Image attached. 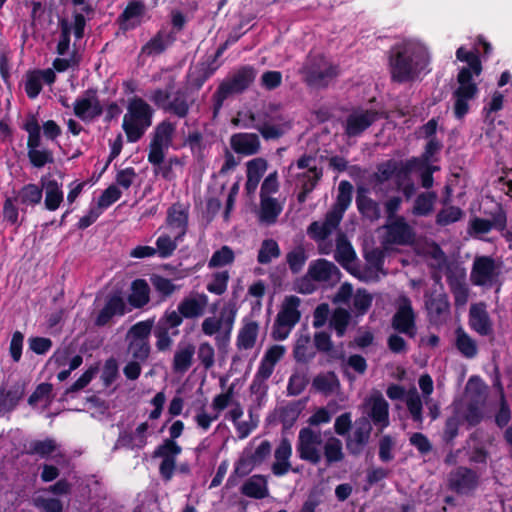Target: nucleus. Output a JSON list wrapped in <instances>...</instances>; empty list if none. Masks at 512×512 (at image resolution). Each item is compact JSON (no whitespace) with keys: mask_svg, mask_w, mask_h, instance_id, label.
<instances>
[{"mask_svg":"<svg viewBox=\"0 0 512 512\" xmlns=\"http://www.w3.org/2000/svg\"><path fill=\"white\" fill-rule=\"evenodd\" d=\"M455 56L457 61L467 63L457 74L458 87L453 91L454 100L453 113L456 119H463L470 110L469 101L477 97L479 93L478 85L473 76H480L483 71L480 55L477 50L468 51L464 46H460Z\"/></svg>","mask_w":512,"mask_h":512,"instance_id":"obj_1","label":"nucleus"},{"mask_svg":"<svg viewBox=\"0 0 512 512\" xmlns=\"http://www.w3.org/2000/svg\"><path fill=\"white\" fill-rule=\"evenodd\" d=\"M153 109L141 98L129 101L122 127L129 142L138 141L152 124Z\"/></svg>","mask_w":512,"mask_h":512,"instance_id":"obj_2","label":"nucleus"},{"mask_svg":"<svg viewBox=\"0 0 512 512\" xmlns=\"http://www.w3.org/2000/svg\"><path fill=\"white\" fill-rule=\"evenodd\" d=\"M334 258L343 268L364 281H372L379 278L378 272L381 270V261L379 258H377L375 262H372L371 258L368 257L367 259L371 266L363 275L358 274L356 253L351 243L344 235L337 237Z\"/></svg>","mask_w":512,"mask_h":512,"instance_id":"obj_3","label":"nucleus"},{"mask_svg":"<svg viewBox=\"0 0 512 512\" xmlns=\"http://www.w3.org/2000/svg\"><path fill=\"white\" fill-rule=\"evenodd\" d=\"M300 304L301 299L297 296L284 297L273 325L272 337L275 340L282 341L288 338L301 318Z\"/></svg>","mask_w":512,"mask_h":512,"instance_id":"obj_4","label":"nucleus"},{"mask_svg":"<svg viewBox=\"0 0 512 512\" xmlns=\"http://www.w3.org/2000/svg\"><path fill=\"white\" fill-rule=\"evenodd\" d=\"M236 317L234 305L225 306L219 316H210L203 320L201 330L206 336H214L219 348L230 340Z\"/></svg>","mask_w":512,"mask_h":512,"instance_id":"obj_5","label":"nucleus"},{"mask_svg":"<svg viewBox=\"0 0 512 512\" xmlns=\"http://www.w3.org/2000/svg\"><path fill=\"white\" fill-rule=\"evenodd\" d=\"M414 54L415 48L413 43H402L392 49L390 71L394 81L405 82L412 78Z\"/></svg>","mask_w":512,"mask_h":512,"instance_id":"obj_6","label":"nucleus"},{"mask_svg":"<svg viewBox=\"0 0 512 512\" xmlns=\"http://www.w3.org/2000/svg\"><path fill=\"white\" fill-rule=\"evenodd\" d=\"M305 80L313 86H325L338 73V69L322 55H315L308 59L302 68Z\"/></svg>","mask_w":512,"mask_h":512,"instance_id":"obj_7","label":"nucleus"},{"mask_svg":"<svg viewBox=\"0 0 512 512\" xmlns=\"http://www.w3.org/2000/svg\"><path fill=\"white\" fill-rule=\"evenodd\" d=\"M427 318L432 326L440 327L451 317V305L445 292L434 291L425 296Z\"/></svg>","mask_w":512,"mask_h":512,"instance_id":"obj_8","label":"nucleus"},{"mask_svg":"<svg viewBox=\"0 0 512 512\" xmlns=\"http://www.w3.org/2000/svg\"><path fill=\"white\" fill-rule=\"evenodd\" d=\"M321 433L309 427L302 428L298 434L297 453L302 460L318 464L322 459Z\"/></svg>","mask_w":512,"mask_h":512,"instance_id":"obj_9","label":"nucleus"},{"mask_svg":"<svg viewBox=\"0 0 512 512\" xmlns=\"http://www.w3.org/2000/svg\"><path fill=\"white\" fill-rule=\"evenodd\" d=\"M174 131V125L169 122H162L156 127L148 154V160L151 164H160L163 161L165 151L171 144Z\"/></svg>","mask_w":512,"mask_h":512,"instance_id":"obj_10","label":"nucleus"},{"mask_svg":"<svg viewBox=\"0 0 512 512\" xmlns=\"http://www.w3.org/2000/svg\"><path fill=\"white\" fill-rule=\"evenodd\" d=\"M495 260L490 256L476 257L470 274L475 286H492L498 277Z\"/></svg>","mask_w":512,"mask_h":512,"instance_id":"obj_11","label":"nucleus"},{"mask_svg":"<svg viewBox=\"0 0 512 512\" xmlns=\"http://www.w3.org/2000/svg\"><path fill=\"white\" fill-rule=\"evenodd\" d=\"M479 474L471 468L458 466L449 474V487L457 494L467 495L479 485Z\"/></svg>","mask_w":512,"mask_h":512,"instance_id":"obj_12","label":"nucleus"},{"mask_svg":"<svg viewBox=\"0 0 512 512\" xmlns=\"http://www.w3.org/2000/svg\"><path fill=\"white\" fill-rule=\"evenodd\" d=\"M340 219L330 212L326 214L325 220L315 221L308 227V235L319 242L318 249L321 254H329L330 245L325 243L326 238L338 227Z\"/></svg>","mask_w":512,"mask_h":512,"instance_id":"obj_13","label":"nucleus"},{"mask_svg":"<svg viewBox=\"0 0 512 512\" xmlns=\"http://www.w3.org/2000/svg\"><path fill=\"white\" fill-rule=\"evenodd\" d=\"M74 114L83 121H91L102 114V106L93 91L78 97L73 105Z\"/></svg>","mask_w":512,"mask_h":512,"instance_id":"obj_14","label":"nucleus"},{"mask_svg":"<svg viewBox=\"0 0 512 512\" xmlns=\"http://www.w3.org/2000/svg\"><path fill=\"white\" fill-rule=\"evenodd\" d=\"M469 327L481 336L493 333V325L484 302L474 303L470 306L468 315Z\"/></svg>","mask_w":512,"mask_h":512,"instance_id":"obj_15","label":"nucleus"},{"mask_svg":"<svg viewBox=\"0 0 512 512\" xmlns=\"http://www.w3.org/2000/svg\"><path fill=\"white\" fill-rule=\"evenodd\" d=\"M379 117L374 110L357 109L349 114L346 120V133L348 136H358L366 130Z\"/></svg>","mask_w":512,"mask_h":512,"instance_id":"obj_16","label":"nucleus"},{"mask_svg":"<svg viewBox=\"0 0 512 512\" xmlns=\"http://www.w3.org/2000/svg\"><path fill=\"white\" fill-rule=\"evenodd\" d=\"M310 276L318 284L333 285L340 280L339 269L330 261L317 259L309 264Z\"/></svg>","mask_w":512,"mask_h":512,"instance_id":"obj_17","label":"nucleus"},{"mask_svg":"<svg viewBox=\"0 0 512 512\" xmlns=\"http://www.w3.org/2000/svg\"><path fill=\"white\" fill-rule=\"evenodd\" d=\"M187 223V209L180 204H174L168 210L165 226L161 227L160 230L174 233L175 238H183L187 231Z\"/></svg>","mask_w":512,"mask_h":512,"instance_id":"obj_18","label":"nucleus"},{"mask_svg":"<svg viewBox=\"0 0 512 512\" xmlns=\"http://www.w3.org/2000/svg\"><path fill=\"white\" fill-rule=\"evenodd\" d=\"M225 417L233 423L240 439L248 437L258 425V419L251 412L246 416L244 415L243 407H235L234 410H228Z\"/></svg>","mask_w":512,"mask_h":512,"instance_id":"obj_19","label":"nucleus"},{"mask_svg":"<svg viewBox=\"0 0 512 512\" xmlns=\"http://www.w3.org/2000/svg\"><path fill=\"white\" fill-rule=\"evenodd\" d=\"M126 312V303L124 297L115 293L108 296L105 300L103 307L98 312L95 319V324L104 326L115 316H122Z\"/></svg>","mask_w":512,"mask_h":512,"instance_id":"obj_20","label":"nucleus"},{"mask_svg":"<svg viewBox=\"0 0 512 512\" xmlns=\"http://www.w3.org/2000/svg\"><path fill=\"white\" fill-rule=\"evenodd\" d=\"M367 407L369 408L368 414L376 426L381 429L388 426V403L380 393L375 392L370 396Z\"/></svg>","mask_w":512,"mask_h":512,"instance_id":"obj_21","label":"nucleus"},{"mask_svg":"<svg viewBox=\"0 0 512 512\" xmlns=\"http://www.w3.org/2000/svg\"><path fill=\"white\" fill-rule=\"evenodd\" d=\"M55 81V73L52 69L37 70L26 75L25 91L29 98H36L43 83L52 84Z\"/></svg>","mask_w":512,"mask_h":512,"instance_id":"obj_22","label":"nucleus"},{"mask_svg":"<svg viewBox=\"0 0 512 512\" xmlns=\"http://www.w3.org/2000/svg\"><path fill=\"white\" fill-rule=\"evenodd\" d=\"M207 305L208 297L205 294H193L182 299L178 309L184 318L192 319L202 316Z\"/></svg>","mask_w":512,"mask_h":512,"instance_id":"obj_23","label":"nucleus"},{"mask_svg":"<svg viewBox=\"0 0 512 512\" xmlns=\"http://www.w3.org/2000/svg\"><path fill=\"white\" fill-rule=\"evenodd\" d=\"M286 353V348L283 345H273L265 352L260 365L257 370V377L266 380L268 379L275 368V365L283 358Z\"/></svg>","mask_w":512,"mask_h":512,"instance_id":"obj_24","label":"nucleus"},{"mask_svg":"<svg viewBox=\"0 0 512 512\" xmlns=\"http://www.w3.org/2000/svg\"><path fill=\"white\" fill-rule=\"evenodd\" d=\"M146 7L142 2H130L119 17L120 27L124 30L139 26L145 19Z\"/></svg>","mask_w":512,"mask_h":512,"instance_id":"obj_25","label":"nucleus"},{"mask_svg":"<svg viewBox=\"0 0 512 512\" xmlns=\"http://www.w3.org/2000/svg\"><path fill=\"white\" fill-rule=\"evenodd\" d=\"M150 429L151 427L148 422L139 424L133 432L121 434L117 441V446L129 449L143 448L147 443Z\"/></svg>","mask_w":512,"mask_h":512,"instance_id":"obj_26","label":"nucleus"},{"mask_svg":"<svg viewBox=\"0 0 512 512\" xmlns=\"http://www.w3.org/2000/svg\"><path fill=\"white\" fill-rule=\"evenodd\" d=\"M232 149L246 156L256 154L260 149L259 137L254 133H237L230 139Z\"/></svg>","mask_w":512,"mask_h":512,"instance_id":"obj_27","label":"nucleus"},{"mask_svg":"<svg viewBox=\"0 0 512 512\" xmlns=\"http://www.w3.org/2000/svg\"><path fill=\"white\" fill-rule=\"evenodd\" d=\"M268 168V163L264 158L258 157L249 160L246 163L247 181L245 188L249 194L254 193L259 182Z\"/></svg>","mask_w":512,"mask_h":512,"instance_id":"obj_28","label":"nucleus"},{"mask_svg":"<svg viewBox=\"0 0 512 512\" xmlns=\"http://www.w3.org/2000/svg\"><path fill=\"white\" fill-rule=\"evenodd\" d=\"M291 455V443L287 439H282L274 452V462L272 465V472L274 475L282 476L288 473L291 468Z\"/></svg>","mask_w":512,"mask_h":512,"instance_id":"obj_29","label":"nucleus"},{"mask_svg":"<svg viewBox=\"0 0 512 512\" xmlns=\"http://www.w3.org/2000/svg\"><path fill=\"white\" fill-rule=\"evenodd\" d=\"M42 191H45V208L49 211H55L63 202L64 195L61 184L54 179H41Z\"/></svg>","mask_w":512,"mask_h":512,"instance_id":"obj_30","label":"nucleus"},{"mask_svg":"<svg viewBox=\"0 0 512 512\" xmlns=\"http://www.w3.org/2000/svg\"><path fill=\"white\" fill-rule=\"evenodd\" d=\"M256 73L253 68L245 67L238 71L230 83L222 84L219 93L225 96L230 92H240L247 88L255 79Z\"/></svg>","mask_w":512,"mask_h":512,"instance_id":"obj_31","label":"nucleus"},{"mask_svg":"<svg viewBox=\"0 0 512 512\" xmlns=\"http://www.w3.org/2000/svg\"><path fill=\"white\" fill-rule=\"evenodd\" d=\"M410 238V229L403 220L392 222L385 228V244H405L410 240Z\"/></svg>","mask_w":512,"mask_h":512,"instance_id":"obj_32","label":"nucleus"},{"mask_svg":"<svg viewBox=\"0 0 512 512\" xmlns=\"http://www.w3.org/2000/svg\"><path fill=\"white\" fill-rule=\"evenodd\" d=\"M195 348L191 343L180 342L173 358V370L176 373L183 374L188 371L192 365Z\"/></svg>","mask_w":512,"mask_h":512,"instance_id":"obj_33","label":"nucleus"},{"mask_svg":"<svg viewBox=\"0 0 512 512\" xmlns=\"http://www.w3.org/2000/svg\"><path fill=\"white\" fill-rule=\"evenodd\" d=\"M211 407L218 416L225 409L234 410L235 407H243L237 398L235 385L231 384L225 391L216 395L212 400Z\"/></svg>","mask_w":512,"mask_h":512,"instance_id":"obj_34","label":"nucleus"},{"mask_svg":"<svg viewBox=\"0 0 512 512\" xmlns=\"http://www.w3.org/2000/svg\"><path fill=\"white\" fill-rule=\"evenodd\" d=\"M312 170L321 172L316 168L315 159L310 156H303L295 164L288 168L289 177H295L300 180H312Z\"/></svg>","mask_w":512,"mask_h":512,"instance_id":"obj_35","label":"nucleus"},{"mask_svg":"<svg viewBox=\"0 0 512 512\" xmlns=\"http://www.w3.org/2000/svg\"><path fill=\"white\" fill-rule=\"evenodd\" d=\"M456 340L455 346L457 350L464 356L465 358L472 359L478 353V347L476 341L470 337V335L465 332L462 327H458L455 331Z\"/></svg>","mask_w":512,"mask_h":512,"instance_id":"obj_36","label":"nucleus"},{"mask_svg":"<svg viewBox=\"0 0 512 512\" xmlns=\"http://www.w3.org/2000/svg\"><path fill=\"white\" fill-rule=\"evenodd\" d=\"M352 199V185L347 181H341L338 187V196L335 204L329 211L342 220L343 214L349 207Z\"/></svg>","mask_w":512,"mask_h":512,"instance_id":"obj_37","label":"nucleus"},{"mask_svg":"<svg viewBox=\"0 0 512 512\" xmlns=\"http://www.w3.org/2000/svg\"><path fill=\"white\" fill-rule=\"evenodd\" d=\"M129 303L135 308H141L150 300V287L143 279H137L132 282Z\"/></svg>","mask_w":512,"mask_h":512,"instance_id":"obj_38","label":"nucleus"},{"mask_svg":"<svg viewBox=\"0 0 512 512\" xmlns=\"http://www.w3.org/2000/svg\"><path fill=\"white\" fill-rule=\"evenodd\" d=\"M413 312L411 303L403 299L400 303L399 309L394 316L393 325L395 329L400 332L408 333L412 329Z\"/></svg>","mask_w":512,"mask_h":512,"instance_id":"obj_39","label":"nucleus"},{"mask_svg":"<svg viewBox=\"0 0 512 512\" xmlns=\"http://www.w3.org/2000/svg\"><path fill=\"white\" fill-rule=\"evenodd\" d=\"M183 238H175L174 233L163 230L162 234L156 240V252L160 258L170 257L176 250L178 243Z\"/></svg>","mask_w":512,"mask_h":512,"instance_id":"obj_40","label":"nucleus"},{"mask_svg":"<svg viewBox=\"0 0 512 512\" xmlns=\"http://www.w3.org/2000/svg\"><path fill=\"white\" fill-rule=\"evenodd\" d=\"M259 325L255 321L244 322L237 337V345L240 349H251L256 342Z\"/></svg>","mask_w":512,"mask_h":512,"instance_id":"obj_41","label":"nucleus"},{"mask_svg":"<svg viewBox=\"0 0 512 512\" xmlns=\"http://www.w3.org/2000/svg\"><path fill=\"white\" fill-rule=\"evenodd\" d=\"M174 41V36L169 32H159L142 48V53L148 56L162 53Z\"/></svg>","mask_w":512,"mask_h":512,"instance_id":"obj_42","label":"nucleus"},{"mask_svg":"<svg viewBox=\"0 0 512 512\" xmlns=\"http://www.w3.org/2000/svg\"><path fill=\"white\" fill-rule=\"evenodd\" d=\"M242 493L248 497L264 498L268 495L267 481L261 475H254L242 486Z\"/></svg>","mask_w":512,"mask_h":512,"instance_id":"obj_43","label":"nucleus"},{"mask_svg":"<svg viewBox=\"0 0 512 512\" xmlns=\"http://www.w3.org/2000/svg\"><path fill=\"white\" fill-rule=\"evenodd\" d=\"M33 504L42 512H62V502L54 497H51L48 491H40L34 494L32 498Z\"/></svg>","mask_w":512,"mask_h":512,"instance_id":"obj_44","label":"nucleus"},{"mask_svg":"<svg viewBox=\"0 0 512 512\" xmlns=\"http://www.w3.org/2000/svg\"><path fill=\"white\" fill-rule=\"evenodd\" d=\"M323 452L327 464L340 462L344 459L342 442L332 435L326 438L323 444Z\"/></svg>","mask_w":512,"mask_h":512,"instance_id":"obj_45","label":"nucleus"},{"mask_svg":"<svg viewBox=\"0 0 512 512\" xmlns=\"http://www.w3.org/2000/svg\"><path fill=\"white\" fill-rule=\"evenodd\" d=\"M150 283L162 299L171 297L180 288L172 280L159 274H152L150 276Z\"/></svg>","mask_w":512,"mask_h":512,"instance_id":"obj_46","label":"nucleus"},{"mask_svg":"<svg viewBox=\"0 0 512 512\" xmlns=\"http://www.w3.org/2000/svg\"><path fill=\"white\" fill-rule=\"evenodd\" d=\"M282 211L281 205L274 198L261 197L260 220L267 224L275 222Z\"/></svg>","mask_w":512,"mask_h":512,"instance_id":"obj_47","label":"nucleus"},{"mask_svg":"<svg viewBox=\"0 0 512 512\" xmlns=\"http://www.w3.org/2000/svg\"><path fill=\"white\" fill-rule=\"evenodd\" d=\"M42 186L35 184L25 185L18 193V199L21 204L26 206H35L42 200Z\"/></svg>","mask_w":512,"mask_h":512,"instance_id":"obj_48","label":"nucleus"},{"mask_svg":"<svg viewBox=\"0 0 512 512\" xmlns=\"http://www.w3.org/2000/svg\"><path fill=\"white\" fill-rule=\"evenodd\" d=\"M289 123L283 120H270L258 127L262 136L266 139H274L280 137L289 129Z\"/></svg>","mask_w":512,"mask_h":512,"instance_id":"obj_49","label":"nucleus"},{"mask_svg":"<svg viewBox=\"0 0 512 512\" xmlns=\"http://www.w3.org/2000/svg\"><path fill=\"white\" fill-rule=\"evenodd\" d=\"M40 146H27L28 157L33 166L41 168L46 164L53 163V153L46 148H39Z\"/></svg>","mask_w":512,"mask_h":512,"instance_id":"obj_50","label":"nucleus"},{"mask_svg":"<svg viewBox=\"0 0 512 512\" xmlns=\"http://www.w3.org/2000/svg\"><path fill=\"white\" fill-rule=\"evenodd\" d=\"M387 395L392 400H403L406 402L411 415L416 418V403L411 391H406L398 385H392L387 389Z\"/></svg>","mask_w":512,"mask_h":512,"instance_id":"obj_51","label":"nucleus"},{"mask_svg":"<svg viewBox=\"0 0 512 512\" xmlns=\"http://www.w3.org/2000/svg\"><path fill=\"white\" fill-rule=\"evenodd\" d=\"M183 318L184 316L181 315L178 308L177 310H167L159 319L157 326L165 328V330H173L172 335L176 336L178 334L177 328L181 325Z\"/></svg>","mask_w":512,"mask_h":512,"instance_id":"obj_52","label":"nucleus"},{"mask_svg":"<svg viewBox=\"0 0 512 512\" xmlns=\"http://www.w3.org/2000/svg\"><path fill=\"white\" fill-rule=\"evenodd\" d=\"M310 342L311 338L306 330L298 332L294 345V356L298 361H303L311 355Z\"/></svg>","mask_w":512,"mask_h":512,"instance_id":"obj_53","label":"nucleus"},{"mask_svg":"<svg viewBox=\"0 0 512 512\" xmlns=\"http://www.w3.org/2000/svg\"><path fill=\"white\" fill-rule=\"evenodd\" d=\"M443 145L437 138L428 139L423 153L418 157V170L421 168V162L433 163L438 160L436 155L441 151Z\"/></svg>","mask_w":512,"mask_h":512,"instance_id":"obj_54","label":"nucleus"},{"mask_svg":"<svg viewBox=\"0 0 512 512\" xmlns=\"http://www.w3.org/2000/svg\"><path fill=\"white\" fill-rule=\"evenodd\" d=\"M234 259L235 254L233 250L228 246H222L212 254L208 266L210 268L223 267L231 264Z\"/></svg>","mask_w":512,"mask_h":512,"instance_id":"obj_55","label":"nucleus"},{"mask_svg":"<svg viewBox=\"0 0 512 512\" xmlns=\"http://www.w3.org/2000/svg\"><path fill=\"white\" fill-rule=\"evenodd\" d=\"M29 449L32 453L40 455L41 457H54L60 454L58 446L51 439L34 441L30 444Z\"/></svg>","mask_w":512,"mask_h":512,"instance_id":"obj_56","label":"nucleus"},{"mask_svg":"<svg viewBox=\"0 0 512 512\" xmlns=\"http://www.w3.org/2000/svg\"><path fill=\"white\" fill-rule=\"evenodd\" d=\"M152 327L153 320L138 322L128 331L127 339L132 341H148Z\"/></svg>","mask_w":512,"mask_h":512,"instance_id":"obj_57","label":"nucleus"},{"mask_svg":"<svg viewBox=\"0 0 512 512\" xmlns=\"http://www.w3.org/2000/svg\"><path fill=\"white\" fill-rule=\"evenodd\" d=\"M314 387L323 393L335 392L339 387V381L334 373H327L317 376L313 381Z\"/></svg>","mask_w":512,"mask_h":512,"instance_id":"obj_58","label":"nucleus"},{"mask_svg":"<svg viewBox=\"0 0 512 512\" xmlns=\"http://www.w3.org/2000/svg\"><path fill=\"white\" fill-rule=\"evenodd\" d=\"M463 216V211L456 206H449L441 209L436 215V224L439 226H448L458 222Z\"/></svg>","mask_w":512,"mask_h":512,"instance_id":"obj_59","label":"nucleus"},{"mask_svg":"<svg viewBox=\"0 0 512 512\" xmlns=\"http://www.w3.org/2000/svg\"><path fill=\"white\" fill-rule=\"evenodd\" d=\"M373 297L366 290H357L352 298V311L356 315H363L371 306Z\"/></svg>","mask_w":512,"mask_h":512,"instance_id":"obj_60","label":"nucleus"},{"mask_svg":"<svg viewBox=\"0 0 512 512\" xmlns=\"http://www.w3.org/2000/svg\"><path fill=\"white\" fill-rule=\"evenodd\" d=\"M280 254L279 246L276 241L272 239L264 240L261 244L258 253V262L261 264H267L272 259L277 258Z\"/></svg>","mask_w":512,"mask_h":512,"instance_id":"obj_61","label":"nucleus"},{"mask_svg":"<svg viewBox=\"0 0 512 512\" xmlns=\"http://www.w3.org/2000/svg\"><path fill=\"white\" fill-rule=\"evenodd\" d=\"M436 200L437 194L434 191L418 194V216H428L431 214Z\"/></svg>","mask_w":512,"mask_h":512,"instance_id":"obj_62","label":"nucleus"},{"mask_svg":"<svg viewBox=\"0 0 512 512\" xmlns=\"http://www.w3.org/2000/svg\"><path fill=\"white\" fill-rule=\"evenodd\" d=\"M350 320V313L343 308L336 309L330 320V325L336 330L338 336H343Z\"/></svg>","mask_w":512,"mask_h":512,"instance_id":"obj_63","label":"nucleus"},{"mask_svg":"<svg viewBox=\"0 0 512 512\" xmlns=\"http://www.w3.org/2000/svg\"><path fill=\"white\" fill-rule=\"evenodd\" d=\"M445 276L449 288L465 283V270L455 263L449 262L445 269Z\"/></svg>","mask_w":512,"mask_h":512,"instance_id":"obj_64","label":"nucleus"}]
</instances>
